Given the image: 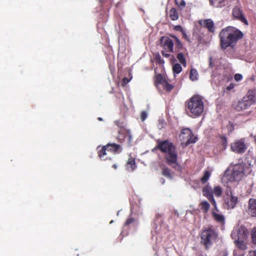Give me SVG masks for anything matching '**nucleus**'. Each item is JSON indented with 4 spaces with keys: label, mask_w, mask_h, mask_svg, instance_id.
I'll use <instances>...</instances> for the list:
<instances>
[{
    "label": "nucleus",
    "mask_w": 256,
    "mask_h": 256,
    "mask_svg": "<svg viewBox=\"0 0 256 256\" xmlns=\"http://www.w3.org/2000/svg\"><path fill=\"white\" fill-rule=\"evenodd\" d=\"M210 176V172L208 170H205L204 176L200 178L201 182L204 184H206Z\"/></svg>",
    "instance_id": "nucleus-29"
},
{
    "label": "nucleus",
    "mask_w": 256,
    "mask_h": 256,
    "mask_svg": "<svg viewBox=\"0 0 256 256\" xmlns=\"http://www.w3.org/2000/svg\"><path fill=\"white\" fill-rule=\"evenodd\" d=\"M239 256H244L243 254H242V255H240Z\"/></svg>",
    "instance_id": "nucleus-56"
},
{
    "label": "nucleus",
    "mask_w": 256,
    "mask_h": 256,
    "mask_svg": "<svg viewBox=\"0 0 256 256\" xmlns=\"http://www.w3.org/2000/svg\"><path fill=\"white\" fill-rule=\"evenodd\" d=\"M161 53L162 56L165 58H169L170 56V54H169L166 53V52H165L164 50H162Z\"/></svg>",
    "instance_id": "nucleus-45"
},
{
    "label": "nucleus",
    "mask_w": 256,
    "mask_h": 256,
    "mask_svg": "<svg viewBox=\"0 0 256 256\" xmlns=\"http://www.w3.org/2000/svg\"><path fill=\"white\" fill-rule=\"evenodd\" d=\"M126 168L128 170H133L136 167L135 161H128L126 164Z\"/></svg>",
    "instance_id": "nucleus-32"
},
{
    "label": "nucleus",
    "mask_w": 256,
    "mask_h": 256,
    "mask_svg": "<svg viewBox=\"0 0 256 256\" xmlns=\"http://www.w3.org/2000/svg\"><path fill=\"white\" fill-rule=\"evenodd\" d=\"M200 206L201 210L204 213L206 214L208 212L210 205L208 202L206 200L202 201L200 203Z\"/></svg>",
    "instance_id": "nucleus-26"
},
{
    "label": "nucleus",
    "mask_w": 256,
    "mask_h": 256,
    "mask_svg": "<svg viewBox=\"0 0 256 256\" xmlns=\"http://www.w3.org/2000/svg\"><path fill=\"white\" fill-rule=\"evenodd\" d=\"M214 219L218 222L224 224L225 222L224 216L222 214H218L214 212H212Z\"/></svg>",
    "instance_id": "nucleus-22"
},
{
    "label": "nucleus",
    "mask_w": 256,
    "mask_h": 256,
    "mask_svg": "<svg viewBox=\"0 0 256 256\" xmlns=\"http://www.w3.org/2000/svg\"><path fill=\"white\" fill-rule=\"evenodd\" d=\"M221 144L223 146V148L225 149L227 146V139L225 136H220Z\"/></svg>",
    "instance_id": "nucleus-38"
},
{
    "label": "nucleus",
    "mask_w": 256,
    "mask_h": 256,
    "mask_svg": "<svg viewBox=\"0 0 256 256\" xmlns=\"http://www.w3.org/2000/svg\"><path fill=\"white\" fill-rule=\"evenodd\" d=\"M174 29L176 31H179L180 32H181L184 30L182 26L180 25H177L174 26Z\"/></svg>",
    "instance_id": "nucleus-43"
},
{
    "label": "nucleus",
    "mask_w": 256,
    "mask_h": 256,
    "mask_svg": "<svg viewBox=\"0 0 256 256\" xmlns=\"http://www.w3.org/2000/svg\"><path fill=\"white\" fill-rule=\"evenodd\" d=\"M182 37L186 40H187L188 42H190V38H189V37L188 36V35L186 34V31L184 30V31H182Z\"/></svg>",
    "instance_id": "nucleus-41"
},
{
    "label": "nucleus",
    "mask_w": 256,
    "mask_h": 256,
    "mask_svg": "<svg viewBox=\"0 0 256 256\" xmlns=\"http://www.w3.org/2000/svg\"><path fill=\"white\" fill-rule=\"evenodd\" d=\"M220 46L226 50L228 46H232L244 36L243 33L238 28L228 26L222 30L219 34Z\"/></svg>",
    "instance_id": "nucleus-2"
},
{
    "label": "nucleus",
    "mask_w": 256,
    "mask_h": 256,
    "mask_svg": "<svg viewBox=\"0 0 256 256\" xmlns=\"http://www.w3.org/2000/svg\"><path fill=\"white\" fill-rule=\"evenodd\" d=\"M156 146L154 150H158L164 154L166 160H177L178 152L175 146L168 140H157Z\"/></svg>",
    "instance_id": "nucleus-4"
},
{
    "label": "nucleus",
    "mask_w": 256,
    "mask_h": 256,
    "mask_svg": "<svg viewBox=\"0 0 256 256\" xmlns=\"http://www.w3.org/2000/svg\"><path fill=\"white\" fill-rule=\"evenodd\" d=\"M235 84H234L231 83L229 84L228 86L226 88V90H230L233 89L234 88Z\"/></svg>",
    "instance_id": "nucleus-44"
},
{
    "label": "nucleus",
    "mask_w": 256,
    "mask_h": 256,
    "mask_svg": "<svg viewBox=\"0 0 256 256\" xmlns=\"http://www.w3.org/2000/svg\"><path fill=\"white\" fill-rule=\"evenodd\" d=\"M169 16L172 20H176L178 18V14L177 10L175 8H173L170 10Z\"/></svg>",
    "instance_id": "nucleus-24"
},
{
    "label": "nucleus",
    "mask_w": 256,
    "mask_h": 256,
    "mask_svg": "<svg viewBox=\"0 0 256 256\" xmlns=\"http://www.w3.org/2000/svg\"><path fill=\"white\" fill-rule=\"evenodd\" d=\"M248 256H256V250H251V251L249 252Z\"/></svg>",
    "instance_id": "nucleus-46"
},
{
    "label": "nucleus",
    "mask_w": 256,
    "mask_h": 256,
    "mask_svg": "<svg viewBox=\"0 0 256 256\" xmlns=\"http://www.w3.org/2000/svg\"><path fill=\"white\" fill-rule=\"evenodd\" d=\"M172 70L174 74H180L182 70V68L180 64L178 63L174 64L172 66Z\"/></svg>",
    "instance_id": "nucleus-31"
},
{
    "label": "nucleus",
    "mask_w": 256,
    "mask_h": 256,
    "mask_svg": "<svg viewBox=\"0 0 256 256\" xmlns=\"http://www.w3.org/2000/svg\"><path fill=\"white\" fill-rule=\"evenodd\" d=\"M104 146H98L96 148V150L97 153L98 154V156L100 158H105V159H111L110 156H108L109 154H110L108 152V148H106V150L104 154H102V152H103L102 150H104Z\"/></svg>",
    "instance_id": "nucleus-19"
},
{
    "label": "nucleus",
    "mask_w": 256,
    "mask_h": 256,
    "mask_svg": "<svg viewBox=\"0 0 256 256\" xmlns=\"http://www.w3.org/2000/svg\"><path fill=\"white\" fill-rule=\"evenodd\" d=\"M250 80L252 81H254V76H252L251 78H250Z\"/></svg>",
    "instance_id": "nucleus-50"
},
{
    "label": "nucleus",
    "mask_w": 256,
    "mask_h": 256,
    "mask_svg": "<svg viewBox=\"0 0 256 256\" xmlns=\"http://www.w3.org/2000/svg\"><path fill=\"white\" fill-rule=\"evenodd\" d=\"M251 238L252 243L256 245V227L254 228L251 230Z\"/></svg>",
    "instance_id": "nucleus-35"
},
{
    "label": "nucleus",
    "mask_w": 256,
    "mask_h": 256,
    "mask_svg": "<svg viewBox=\"0 0 256 256\" xmlns=\"http://www.w3.org/2000/svg\"><path fill=\"white\" fill-rule=\"evenodd\" d=\"M115 124H116L117 126H118V121H116V122H115Z\"/></svg>",
    "instance_id": "nucleus-51"
},
{
    "label": "nucleus",
    "mask_w": 256,
    "mask_h": 256,
    "mask_svg": "<svg viewBox=\"0 0 256 256\" xmlns=\"http://www.w3.org/2000/svg\"><path fill=\"white\" fill-rule=\"evenodd\" d=\"M160 44L166 52H174V42L169 37L162 36L160 38Z\"/></svg>",
    "instance_id": "nucleus-8"
},
{
    "label": "nucleus",
    "mask_w": 256,
    "mask_h": 256,
    "mask_svg": "<svg viewBox=\"0 0 256 256\" xmlns=\"http://www.w3.org/2000/svg\"><path fill=\"white\" fill-rule=\"evenodd\" d=\"M108 148V152L110 154L115 155L120 154L122 151V146L120 144H116L115 143H108L106 145L104 146V148L102 152V154H104L106 150V148Z\"/></svg>",
    "instance_id": "nucleus-11"
},
{
    "label": "nucleus",
    "mask_w": 256,
    "mask_h": 256,
    "mask_svg": "<svg viewBox=\"0 0 256 256\" xmlns=\"http://www.w3.org/2000/svg\"><path fill=\"white\" fill-rule=\"evenodd\" d=\"M168 165L174 168L176 170L178 171H180L182 170V166L178 162V161H166Z\"/></svg>",
    "instance_id": "nucleus-25"
},
{
    "label": "nucleus",
    "mask_w": 256,
    "mask_h": 256,
    "mask_svg": "<svg viewBox=\"0 0 256 256\" xmlns=\"http://www.w3.org/2000/svg\"><path fill=\"white\" fill-rule=\"evenodd\" d=\"M147 118V113L145 111H142L140 114V118L142 122H144Z\"/></svg>",
    "instance_id": "nucleus-39"
},
{
    "label": "nucleus",
    "mask_w": 256,
    "mask_h": 256,
    "mask_svg": "<svg viewBox=\"0 0 256 256\" xmlns=\"http://www.w3.org/2000/svg\"><path fill=\"white\" fill-rule=\"evenodd\" d=\"M250 106L244 98L238 100L234 104V108L238 112H240L247 109Z\"/></svg>",
    "instance_id": "nucleus-14"
},
{
    "label": "nucleus",
    "mask_w": 256,
    "mask_h": 256,
    "mask_svg": "<svg viewBox=\"0 0 256 256\" xmlns=\"http://www.w3.org/2000/svg\"><path fill=\"white\" fill-rule=\"evenodd\" d=\"M234 235V233H232V238H233Z\"/></svg>",
    "instance_id": "nucleus-55"
},
{
    "label": "nucleus",
    "mask_w": 256,
    "mask_h": 256,
    "mask_svg": "<svg viewBox=\"0 0 256 256\" xmlns=\"http://www.w3.org/2000/svg\"><path fill=\"white\" fill-rule=\"evenodd\" d=\"M254 142L256 144V135L254 136Z\"/></svg>",
    "instance_id": "nucleus-52"
},
{
    "label": "nucleus",
    "mask_w": 256,
    "mask_h": 256,
    "mask_svg": "<svg viewBox=\"0 0 256 256\" xmlns=\"http://www.w3.org/2000/svg\"><path fill=\"white\" fill-rule=\"evenodd\" d=\"M213 194L216 196H220L222 194V188L220 186H215L212 190Z\"/></svg>",
    "instance_id": "nucleus-34"
},
{
    "label": "nucleus",
    "mask_w": 256,
    "mask_h": 256,
    "mask_svg": "<svg viewBox=\"0 0 256 256\" xmlns=\"http://www.w3.org/2000/svg\"><path fill=\"white\" fill-rule=\"evenodd\" d=\"M218 256H228V252L226 251L221 252Z\"/></svg>",
    "instance_id": "nucleus-47"
},
{
    "label": "nucleus",
    "mask_w": 256,
    "mask_h": 256,
    "mask_svg": "<svg viewBox=\"0 0 256 256\" xmlns=\"http://www.w3.org/2000/svg\"><path fill=\"white\" fill-rule=\"evenodd\" d=\"M180 139L184 146H187L191 144H194L198 140L197 137L194 136L192 131L188 128H184L181 130Z\"/></svg>",
    "instance_id": "nucleus-6"
},
{
    "label": "nucleus",
    "mask_w": 256,
    "mask_h": 256,
    "mask_svg": "<svg viewBox=\"0 0 256 256\" xmlns=\"http://www.w3.org/2000/svg\"><path fill=\"white\" fill-rule=\"evenodd\" d=\"M210 5L215 8H222L226 5V0H209Z\"/></svg>",
    "instance_id": "nucleus-21"
},
{
    "label": "nucleus",
    "mask_w": 256,
    "mask_h": 256,
    "mask_svg": "<svg viewBox=\"0 0 256 256\" xmlns=\"http://www.w3.org/2000/svg\"><path fill=\"white\" fill-rule=\"evenodd\" d=\"M251 106L256 103V90H249L243 98Z\"/></svg>",
    "instance_id": "nucleus-15"
},
{
    "label": "nucleus",
    "mask_w": 256,
    "mask_h": 256,
    "mask_svg": "<svg viewBox=\"0 0 256 256\" xmlns=\"http://www.w3.org/2000/svg\"><path fill=\"white\" fill-rule=\"evenodd\" d=\"M234 244L236 246L242 250H245L248 248L246 243L244 242V240H236Z\"/></svg>",
    "instance_id": "nucleus-23"
},
{
    "label": "nucleus",
    "mask_w": 256,
    "mask_h": 256,
    "mask_svg": "<svg viewBox=\"0 0 256 256\" xmlns=\"http://www.w3.org/2000/svg\"><path fill=\"white\" fill-rule=\"evenodd\" d=\"M176 58L179 62L184 66H186V58L182 52H179L176 56Z\"/></svg>",
    "instance_id": "nucleus-27"
},
{
    "label": "nucleus",
    "mask_w": 256,
    "mask_h": 256,
    "mask_svg": "<svg viewBox=\"0 0 256 256\" xmlns=\"http://www.w3.org/2000/svg\"><path fill=\"white\" fill-rule=\"evenodd\" d=\"M249 231L244 226H240L236 231L237 240H246L248 238Z\"/></svg>",
    "instance_id": "nucleus-16"
},
{
    "label": "nucleus",
    "mask_w": 256,
    "mask_h": 256,
    "mask_svg": "<svg viewBox=\"0 0 256 256\" xmlns=\"http://www.w3.org/2000/svg\"><path fill=\"white\" fill-rule=\"evenodd\" d=\"M212 58H210V64H212Z\"/></svg>",
    "instance_id": "nucleus-49"
},
{
    "label": "nucleus",
    "mask_w": 256,
    "mask_h": 256,
    "mask_svg": "<svg viewBox=\"0 0 256 256\" xmlns=\"http://www.w3.org/2000/svg\"><path fill=\"white\" fill-rule=\"evenodd\" d=\"M251 172V164L248 161H242L236 164L232 163L225 171L222 180L226 182L240 181Z\"/></svg>",
    "instance_id": "nucleus-1"
},
{
    "label": "nucleus",
    "mask_w": 256,
    "mask_h": 256,
    "mask_svg": "<svg viewBox=\"0 0 256 256\" xmlns=\"http://www.w3.org/2000/svg\"><path fill=\"white\" fill-rule=\"evenodd\" d=\"M176 5L180 10H182L186 6V2L184 0H174Z\"/></svg>",
    "instance_id": "nucleus-33"
},
{
    "label": "nucleus",
    "mask_w": 256,
    "mask_h": 256,
    "mask_svg": "<svg viewBox=\"0 0 256 256\" xmlns=\"http://www.w3.org/2000/svg\"><path fill=\"white\" fill-rule=\"evenodd\" d=\"M234 78L237 82L240 81L242 80V76L240 74H236L234 76Z\"/></svg>",
    "instance_id": "nucleus-40"
},
{
    "label": "nucleus",
    "mask_w": 256,
    "mask_h": 256,
    "mask_svg": "<svg viewBox=\"0 0 256 256\" xmlns=\"http://www.w3.org/2000/svg\"><path fill=\"white\" fill-rule=\"evenodd\" d=\"M136 222V220L134 218H133L131 216H130L126 219V220L124 223V226H128L130 225V224L134 222Z\"/></svg>",
    "instance_id": "nucleus-36"
},
{
    "label": "nucleus",
    "mask_w": 256,
    "mask_h": 256,
    "mask_svg": "<svg viewBox=\"0 0 256 256\" xmlns=\"http://www.w3.org/2000/svg\"><path fill=\"white\" fill-rule=\"evenodd\" d=\"M218 233L212 226L204 228L200 233V244L209 249L218 237Z\"/></svg>",
    "instance_id": "nucleus-5"
},
{
    "label": "nucleus",
    "mask_w": 256,
    "mask_h": 256,
    "mask_svg": "<svg viewBox=\"0 0 256 256\" xmlns=\"http://www.w3.org/2000/svg\"><path fill=\"white\" fill-rule=\"evenodd\" d=\"M130 81V80L128 79V78H124L122 80V86H124Z\"/></svg>",
    "instance_id": "nucleus-42"
},
{
    "label": "nucleus",
    "mask_w": 256,
    "mask_h": 256,
    "mask_svg": "<svg viewBox=\"0 0 256 256\" xmlns=\"http://www.w3.org/2000/svg\"><path fill=\"white\" fill-rule=\"evenodd\" d=\"M127 133H128V140H129V142H130V141L131 140H132V136H131V134H130V132H129V131H128V132H127Z\"/></svg>",
    "instance_id": "nucleus-48"
},
{
    "label": "nucleus",
    "mask_w": 256,
    "mask_h": 256,
    "mask_svg": "<svg viewBox=\"0 0 256 256\" xmlns=\"http://www.w3.org/2000/svg\"><path fill=\"white\" fill-rule=\"evenodd\" d=\"M170 36L174 38L175 45V52H178L184 48V46L180 40L175 35L170 34Z\"/></svg>",
    "instance_id": "nucleus-20"
},
{
    "label": "nucleus",
    "mask_w": 256,
    "mask_h": 256,
    "mask_svg": "<svg viewBox=\"0 0 256 256\" xmlns=\"http://www.w3.org/2000/svg\"><path fill=\"white\" fill-rule=\"evenodd\" d=\"M246 147L244 140L240 139L231 144V150L238 154H242L246 150Z\"/></svg>",
    "instance_id": "nucleus-10"
},
{
    "label": "nucleus",
    "mask_w": 256,
    "mask_h": 256,
    "mask_svg": "<svg viewBox=\"0 0 256 256\" xmlns=\"http://www.w3.org/2000/svg\"><path fill=\"white\" fill-rule=\"evenodd\" d=\"M162 174L165 176L170 178L171 177V174L170 171L168 168H163Z\"/></svg>",
    "instance_id": "nucleus-37"
},
{
    "label": "nucleus",
    "mask_w": 256,
    "mask_h": 256,
    "mask_svg": "<svg viewBox=\"0 0 256 256\" xmlns=\"http://www.w3.org/2000/svg\"><path fill=\"white\" fill-rule=\"evenodd\" d=\"M238 200V198L236 196L231 195L230 198L226 200L225 202L228 208H233L236 206Z\"/></svg>",
    "instance_id": "nucleus-18"
},
{
    "label": "nucleus",
    "mask_w": 256,
    "mask_h": 256,
    "mask_svg": "<svg viewBox=\"0 0 256 256\" xmlns=\"http://www.w3.org/2000/svg\"><path fill=\"white\" fill-rule=\"evenodd\" d=\"M203 196L206 197L209 201L212 203L216 211L218 212L216 203L213 196V192L212 188L208 186H206L202 188Z\"/></svg>",
    "instance_id": "nucleus-9"
},
{
    "label": "nucleus",
    "mask_w": 256,
    "mask_h": 256,
    "mask_svg": "<svg viewBox=\"0 0 256 256\" xmlns=\"http://www.w3.org/2000/svg\"><path fill=\"white\" fill-rule=\"evenodd\" d=\"M198 73L196 69H192L190 72V78L192 80H198Z\"/></svg>",
    "instance_id": "nucleus-30"
},
{
    "label": "nucleus",
    "mask_w": 256,
    "mask_h": 256,
    "mask_svg": "<svg viewBox=\"0 0 256 256\" xmlns=\"http://www.w3.org/2000/svg\"><path fill=\"white\" fill-rule=\"evenodd\" d=\"M185 106L187 112L190 113L195 117L200 116L204 110V102L202 96L198 94L193 96L186 101Z\"/></svg>",
    "instance_id": "nucleus-3"
},
{
    "label": "nucleus",
    "mask_w": 256,
    "mask_h": 256,
    "mask_svg": "<svg viewBox=\"0 0 256 256\" xmlns=\"http://www.w3.org/2000/svg\"><path fill=\"white\" fill-rule=\"evenodd\" d=\"M98 120H100V121H101V120H102V118H98Z\"/></svg>",
    "instance_id": "nucleus-53"
},
{
    "label": "nucleus",
    "mask_w": 256,
    "mask_h": 256,
    "mask_svg": "<svg viewBox=\"0 0 256 256\" xmlns=\"http://www.w3.org/2000/svg\"><path fill=\"white\" fill-rule=\"evenodd\" d=\"M112 167L114 168H116V164H114L112 166Z\"/></svg>",
    "instance_id": "nucleus-54"
},
{
    "label": "nucleus",
    "mask_w": 256,
    "mask_h": 256,
    "mask_svg": "<svg viewBox=\"0 0 256 256\" xmlns=\"http://www.w3.org/2000/svg\"><path fill=\"white\" fill-rule=\"evenodd\" d=\"M200 24L206 28L208 32L214 33L215 31L214 24L211 19H206L204 20L203 24L202 21H200Z\"/></svg>",
    "instance_id": "nucleus-17"
},
{
    "label": "nucleus",
    "mask_w": 256,
    "mask_h": 256,
    "mask_svg": "<svg viewBox=\"0 0 256 256\" xmlns=\"http://www.w3.org/2000/svg\"><path fill=\"white\" fill-rule=\"evenodd\" d=\"M248 214L252 217H256V199L250 198L247 209Z\"/></svg>",
    "instance_id": "nucleus-13"
},
{
    "label": "nucleus",
    "mask_w": 256,
    "mask_h": 256,
    "mask_svg": "<svg viewBox=\"0 0 256 256\" xmlns=\"http://www.w3.org/2000/svg\"><path fill=\"white\" fill-rule=\"evenodd\" d=\"M154 58L156 64L163 65L164 63V60L161 58L159 53L157 52L154 54Z\"/></svg>",
    "instance_id": "nucleus-28"
},
{
    "label": "nucleus",
    "mask_w": 256,
    "mask_h": 256,
    "mask_svg": "<svg viewBox=\"0 0 256 256\" xmlns=\"http://www.w3.org/2000/svg\"><path fill=\"white\" fill-rule=\"evenodd\" d=\"M232 15L234 18L244 23L246 25L248 24V20L244 16L242 10L238 7L235 6L233 8Z\"/></svg>",
    "instance_id": "nucleus-12"
},
{
    "label": "nucleus",
    "mask_w": 256,
    "mask_h": 256,
    "mask_svg": "<svg viewBox=\"0 0 256 256\" xmlns=\"http://www.w3.org/2000/svg\"><path fill=\"white\" fill-rule=\"evenodd\" d=\"M154 81V86L158 89H160L162 86L164 90L170 92L174 88V86L169 84L164 76L161 74H156Z\"/></svg>",
    "instance_id": "nucleus-7"
}]
</instances>
